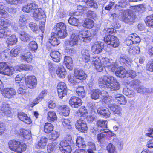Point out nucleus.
Returning a JSON list of instances; mask_svg holds the SVG:
<instances>
[{
	"label": "nucleus",
	"mask_w": 153,
	"mask_h": 153,
	"mask_svg": "<svg viewBox=\"0 0 153 153\" xmlns=\"http://www.w3.org/2000/svg\"><path fill=\"white\" fill-rule=\"evenodd\" d=\"M56 31L62 30L66 29V26L64 23L60 22L56 25Z\"/></svg>",
	"instance_id": "nucleus-62"
},
{
	"label": "nucleus",
	"mask_w": 153,
	"mask_h": 153,
	"mask_svg": "<svg viewBox=\"0 0 153 153\" xmlns=\"http://www.w3.org/2000/svg\"><path fill=\"white\" fill-rule=\"evenodd\" d=\"M108 105V108H110L114 114H117L120 116H122V109L120 106L114 104Z\"/></svg>",
	"instance_id": "nucleus-20"
},
{
	"label": "nucleus",
	"mask_w": 153,
	"mask_h": 153,
	"mask_svg": "<svg viewBox=\"0 0 153 153\" xmlns=\"http://www.w3.org/2000/svg\"><path fill=\"white\" fill-rule=\"evenodd\" d=\"M20 50V48L19 47H16L12 49L10 51V54L11 57L16 56L19 53Z\"/></svg>",
	"instance_id": "nucleus-54"
},
{
	"label": "nucleus",
	"mask_w": 153,
	"mask_h": 153,
	"mask_svg": "<svg viewBox=\"0 0 153 153\" xmlns=\"http://www.w3.org/2000/svg\"><path fill=\"white\" fill-rule=\"evenodd\" d=\"M20 134L25 139H30L31 137L30 131L29 130L22 129L20 130Z\"/></svg>",
	"instance_id": "nucleus-39"
},
{
	"label": "nucleus",
	"mask_w": 153,
	"mask_h": 153,
	"mask_svg": "<svg viewBox=\"0 0 153 153\" xmlns=\"http://www.w3.org/2000/svg\"><path fill=\"white\" fill-rule=\"evenodd\" d=\"M91 48L93 53L95 54H98L102 51L103 48V44L100 42H97L92 46Z\"/></svg>",
	"instance_id": "nucleus-18"
},
{
	"label": "nucleus",
	"mask_w": 153,
	"mask_h": 153,
	"mask_svg": "<svg viewBox=\"0 0 153 153\" xmlns=\"http://www.w3.org/2000/svg\"><path fill=\"white\" fill-rule=\"evenodd\" d=\"M47 119L48 121L51 122L56 120L57 117L56 113L53 111H49L47 113Z\"/></svg>",
	"instance_id": "nucleus-37"
},
{
	"label": "nucleus",
	"mask_w": 153,
	"mask_h": 153,
	"mask_svg": "<svg viewBox=\"0 0 153 153\" xmlns=\"http://www.w3.org/2000/svg\"><path fill=\"white\" fill-rule=\"evenodd\" d=\"M68 80L69 82L72 84H75L77 83H79L80 81H79V79H77L75 76H71L69 77H68Z\"/></svg>",
	"instance_id": "nucleus-64"
},
{
	"label": "nucleus",
	"mask_w": 153,
	"mask_h": 153,
	"mask_svg": "<svg viewBox=\"0 0 153 153\" xmlns=\"http://www.w3.org/2000/svg\"><path fill=\"white\" fill-rule=\"evenodd\" d=\"M53 129V126L51 123H47L44 126V131L47 133L51 132Z\"/></svg>",
	"instance_id": "nucleus-45"
},
{
	"label": "nucleus",
	"mask_w": 153,
	"mask_h": 153,
	"mask_svg": "<svg viewBox=\"0 0 153 153\" xmlns=\"http://www.w3.org/2000/svg\"><path fill=\"white\" fill-rule=\"evenodd\" d=\"M27 86L30 89L35 88L37 85V79L33 75H29L26 76L25 79Z\"/></svg>",
	"instance_id": "nucleus-10"
},
{
	"label": "nucleus",
	"mask_w": 153,
	"mask_h": 153,
	"mask_svg": "<svg viewBox=\"0 0 153 153\" xmlns=\"http://www.w3.org/2000/svg\"><path fill=\"white\" fill-rule=\"evenodd\" d=\"M22 10L26 12L32 13L30 16L36 20H40L46 17V15L42 9L38 8V6L33 3L28 4L22 8Z\"/></svg>",
	"instance_id": "nucleus-3"
},
{
	"label": "nucleus",
	"mask_w": 153,
	"mask_h": 153,
	"mask_svg": "<svg viewBox=\"0 0 153 153\" xmlns=\"http://www.w3.org/2000/svg\"><path fill=\"white\" fill-rule=\"evenodd\" d=\"M107 150L109 153H117L116 149L112 143L109 144L107 146Z\"/></svg>",
	"instance_id": "nucleus-55"
},
{
	"label": "nucleus",
	"mask_w": 153,
	"mask_h": 153,
	"mask_svg": "<svg viewBox=\"0 0 153 153\" xmlns=\"http://www.w3.org/2000/svg\"><path fill=\"white\" fill-rule=\"evenodd\" d=\"M87 111L86 108L84 106H82L80 107L79 110V112H78V115L79 116H87Z\"/></svg>",
	"instance_id": "nucleus-50"
},
{
	"label": "nucleus",
	"mask_w": 153,
	"mask_h": 153,
	"mask_svg": "<svg viewBox=\"0 0 153 153\" xmlns=\"http://www.w3.org/2000/svg\"><path fill=\"white\" fill-rule=\"evenodd\" d=\"M29 17L26 15H22L20 16L19 20V24L21 26H24L29 22Z\"/></svg>",
	"instance_id": "nucleus-33"
},
{
	"label": "nucleus",
	"mask_w": 153,
	"mask_h": 153,
	"mask_svg": "<svg viewBox=\"0 0 153 153\" xmlns=\"http://www.w3.org/2000/svg\"><path fill=\"white\" fill-rule=\"evenodd\" d=\"M98 84L100 87L111 90H118L120 88L119 82L112 76L104 75L101 76L98 79Z\"/></svg>",
	"instance_id": "nucleus-2"
},
{
	"label": "nucleus",
	"mask_w": 153,
	"mask_h": 153,
	"mask_svg": "<svg viewBox=\"0 0 153 153\" xmlns=\"http://www.w3.org/2000/svg\"><path fill=\"white\" fill-rule=\"evenodd\" d=\"M56 73L58 76L61 78H64L66 75V71L62 65L59 66L56 70Z\"/></svg>",
	"instance_id": "nucleus-24"
},
{
	"label": "nucleus",
	"mask_w": 153,
	"mask_h": 153,
	"mask_svg": "<svg viewBox=\"0 0 153 153\" xmlns=\"http://www.w3.org/2000/svg\"><path fill=\"white\" fill-rule=\"evenodd\" d=\"M100 91L98 89H93L90 92L91 97L92 99L96 100L99 98L100 96Z\"/></svg>",
	"instance_id": "nucleus-40"
},
{
	"label": "nucleus",
	"mask_w": 153,
	"mask_h": 153,
	"mask_svg": "<svg viewBox=\"0 0 153 153\" xmlns=\"http://www.w3.org/2000/svg\"><path fill=\"white\" fill-rule=\"evenodd\" d=\"M0 91L3 96L5 98H12L13 96L16 94L15 90L12 88H3Z\"/></svg>",
	"instance_id": "nucleus-13"
},
{
	"label": "nucleus",
	"mask_w": 153,
	"mask_h": 153,
	"mask_svg": "<svg viewBox=\"0 0 153 153\" xmlns=\"http://www.w3.org/2000/svg\"><path fill=\"white\" fill-rule=\"evenodd\" d=\"M15 71L13 67L9 65L6 63H0V73L2 74L8 76H12Z\"/></svg>",
	"instance_id": "nucleus-5"
},
{
	"label": "nucleus",
	"mask_w": 153,
	"mask_h": 153,
	"mask_svg": "<svg viewBox=\"0 0 153 153\" xmlns=\"http://www.w3.org/2000/svg\"><path fill=\"white\" fill-rule=\"evenodd\" d=\"M17 42V39L16 36L12 35L6 41L7 45L8 47L15 44Z\"/></svg>",
	"instance_id": "nucleus-35"
},
{
	"label": "nucleus",
	"mask_w": 153,
	"mask_h": 153,
	"mask_svg": "<svg viewBox=\"0 0 153 153\" xmlns=\"http://www.w3.org/2000/svg\"><path fill=\"white\" fill-rule=\"evenodd\" d=\"M48 141L47 138L44 137H42L36 145L37 148L38 149L44 148L46 145Z\"/></svg>",
	"instance_id": "nucleus-28"
},
{
	"label": "nucleus",
	"mask_w": 153,
	"mask_h": 153,
	"mask_svg": "<svg viewBox=\"0 0 153 153\" xmlns=\"http://www.w3.org/2000/svg\"><path fill=\"white\" fill-rule=\"evenodd\" d=\"M94 25V23L92 20L89 19H86L84 21L83 26L88 29H91L93 27Z\"/></svg>",
	"instance_id": "nucleus-41"
},
{
	"label": "nucleus",
	"mask_w": 153,
	"mask_h": 153,
	"mask_svg": "<svg viewBox=\"0 0 153 153\" xmlns=\"http://www.w3.org/2000/svg\"><path fill=\"white\" fill-rule=\"evenodd\" d=\"M58 148L57 143L55 142L49 143L47 146V150L49 153H51L54 152Z\"/></svg>",
	"instance_id": "nucleus-38"
},
{
	"label": "nucleus",
	"mask_w": 153,
	"mask_h": 153,
	"mask_svg": "<svg viewBox=\"0 0 153 153\" xmlns=\"http://www.w3.org/2000/svg\"><path fill=\"white\" fill-rule=\"evenodd\" d=\"M6 25L0 29V38H5L11 34V31L10 28V25L7 26Z\"/></svg>",
	"instance_id": "nucleus-19"
},
{
	"label": "nucleus",
	"mask_w": 153,
	"mask_h": 153,
	"mask_svg": "<svg viewBox=\"0 0 153 153\" xmlns=\"http://www.w3.org/2000/svg\"><path fill=\"white\" fill-rule=\"evenodd\" d=\"M20 39L22 41L27 42L29 41L30 38V36L25 32H22L20 34Z\"/></svg>",
	"instance_id": "nucleus-43"
},
{
	"label": "nucleus",
	"mask_w": 153,
	"mask_h": 153,
	"mask_svg": "<svg viewBox=\"0 0 153 153\" xmlns=\"http://www.w3.org/2000/svg\"><path fill=\"white\" fill-rule=\"evenodd\" d=\"M76 146L79 148H84L86 146L85 144L83 139L81 137H78L76 140Z\"/></svg>",
	"instance_id": "nucleus-46"
},
{
	"label": "nucleus",
	"mask_w": 153,
	"mask_h": 153,
	"mask_svg": "<svg viewBox=\"0 0 153 153\" xmlns=\"http://www.w3.org/2000/svg\"><path fill=\"white\" fill-rule=\"evenodd\" d=\"M114 100L115 102L120 104L125 105L127 103V100L125 97L120 94H118L114 98Z\"/></svg>",
	"instance_id": "nucleus-25"
},
{
	"label": "nucleus",
	"mask_w": 153,
	"mask_h": 153,
	"mask_svg": "<svg viewBox=\"0 0 153 153\" xmlns=\"http://www.w3.org/2000/svg\"><path fill=\"white\" fill-rule=\"evenodd\" d=\"M134 44L138 43L140 42L141 39L139 37L136 33L131 34Z\"/></svg>",
	"instance_id": "nucleus-63"
},
{
	"label": "nucleus",
	"mask_w": 153,
	"mask_h": 153,
	"mask_svg": "<svg viewBox=\"0 0 153 153\" xmlns=\"http://www.w3.org/2000/svg\"><path fill=\"white\" fill-rule=\"evenodd\" d=\"M16 68V70L19 71H20L21 70L30 71L33 69L32 66L29 64H21L17 66Z\"/></svg>",
	"instance_id": "nucleus-34"
},
{
	"label": "nucleus",
	"mask_w": 153,
	"mask_h": 153,
	"mask_svg": "<svg viewBox=\"0 0 153 153\" xmlns=\"http://www.w3.org/2000/svg\"><path fill=\"white\" fill-rule=\"evenodd\" d=\"M9 146L11 150L18 153L24 152L27 148V146L25 143L15 140H11L9 142Z\"/></svg>",
	"instance_id": "nucleus-4"
},
{
	"label": "nucleus",
	"mask_w": 153,
	"mask_h": 153,
	"mask_svg": "<svg viewBox=\"0 0 153 153\" xmlns=\"http://www.w3.org/2000/svg\"><path fill=\"white\" fill-rule=\"evenodd\" d=\"M88 145L89 147L88 150V153H94V151L96 150L95 145L92 142H89Z\"/></svg>",
	"instance_id": "nucleus-59"
},
{
	"label": "nucleus",
	"mask_w": 153,
	"mask_h": 153,
	"mask_svg": "<svg viewBox=\"0 0 153 153\" xmlns=\"http://www.w3.org/2000/svg\"><path fill=\"white\" fill-rule=\"evenodd\" d=\"M64 63L67 69L70 70L73 69V61L71 57L65 56L64 57Z\"/></svg>",
	"instance_id": "nucleus-27"
},
{
	"label": "nucleus",
	"mask_w": 153,
	"mask_h": 153,
	"mask_svg": "<svg viewBox=\"0 0 153 153\" xmlns=\"http://www.w3.org/2000/svg\"><path fill=\"white\" fill-rule=\"evenodd\" d=\"M56 35L60 38H64L67 36L66 29L57 31Z\"/></svg>",
	"instance_id": "nucleus-58"
},
{
	"label": "nucleus",
	"mask_w": 153,
	"mask_h": 153,
	"mask_svg": "<svg viewBox=\"0 0 153 153\" xmlns=\"http://www.w3.org/2000/svg\"><path fill=\"white\" fill-rule=\"evenodd\" d=\"M59 109L61 115L65 116H67L69 115L70 109L68 106L65 105H62L59 107Z\"/></svg>",
	"instance_id": "nucleus-31"
},
{
	"label": "nucleus",
	"mask_w": 153,
	"mask_h": 153,
	"mask_svg": "<svg viewBox=\"0 0 153 153\" xmlns=\"http://www.w3.org/2000/svg\"><path fill=\"white\" fill-rule=\"evenodd\" d=\"M21 60L24 62H26L28 63L31 62L32 59V56L30 52L27 54L22 55L21 56Z\"/></svg>",
	"instance_id": "nucleus-42"
},
{
	"label": "nucleus",
	"mask_w": 153,
	"mask_h": 153,
	"mask_svg": "<svg viewBox=\"0 0 153 153\" xmlns=\"http://www.w3.org/2000/svg\"><path fill=\"white\" fill-rule=\"evenodd\" d=\"M97 124L98 126L104 128H107V122L106 120H100L97 122Z\"/></svg>",
	"instance_id": "nucleus-60"
},
{
	"label": "nucleus",
	"mask_w": 153,
	"mask_h": 153,
	"mask_svg": "<svg viewBox=\"0 0 153 153\" xmlns=\"http://www.w3.org/2000/svg\"><path fill=\"white\" fill-rule=\"evenodd\" d=\"M104 41L108 45L113 48L118 47L119 44L118 38L115 36L110 35L106 36L104 37Z\"/></svg>",
	"instance_id": "nucleus-9"
},
{
	"label": "nucleus",
	"mask_w": 153,
	"mask_h": 153,
	"mask_svg": "<svg viewBox=\"0 0 153 153\" xmlns=\"http://www.w3.org/2000/svg\"><path fill=\"white\" fill-rule=\"evenodd\" d=\"M68 22L70 24L75 26H77L79 22L78 19L73 17H70Z\"/></svg>",
	"instance_id": "nucleus-53"
},
{
	"label": "nucleus",
	"mask_w": 153,
	"mask_h": 153,
	"mask_svg": "<svg viewBox=\"0 0 153 153\" xmlns=\"http://www.w3.org/2000/svg\"><path fill=\"white\" fill-rule=\"evenodd\" d=\"M104 41L108 45L113 48L118 47L119 44L118 38L115 36L110 35L106 36L104 37Z\"/></svg>",
	"instance_id": "nucleus-8"
},
{
	"label": "nucleus",
	"mask_w": 153,
	"mask_h": 153,
	"mask_svg": "<svg viewBox=\"0 0 153 153\" xmlns=\"http://www.w3.org/2000/svg\"><path fill=\"white\" fill-rule=\"evenodd\" d=\"M140 81L139 80L137 79H134L133 80L129 82V81H127L126 83L127 84L131 86H138V88H137V92L138 93L143 92H148L149 93L150 91L149 89L144 88L143 86L138 85Z\"/></svg>",
	"instance_id": "nucleus-11"
},
{
	"label": "nucleus",
	"mask_w": 153,
	"mask_h": 153,
	"mask_svg": "<svg viewBox=\"0 0 153 153\" xmlns=\"http://www.w3.org/2000/svg\"><path fill=\"white\" fill-rule=\"evenodd\" d=\"M79 40L80 39L77 33H73L70 35L68 40L69 44L71 47L76 46L78 44Z\"/></svg>",
	"instance_id": "nucleus-16"
},
{
	"label": "nucleus",
	"mask_w": 153,
	"mask_h": 153,
	"mask_svg": "<svg viewBox=\"0 0 153 153\" xmlns=\"http://www.w3.org/2000/svg\"><path fill=\"white\" fill-rule=\"evenodd\" d=\"M135 18V15L129 9L124 11L121 17L122 20L124 22L129 24L133 23Z\"/></svg>",
	"instance_id": "nucleus-6"
},
{
	"label": "nucleus",
	"mask_w": 153,
	"mask_h": 153,
	"mask_svg": "<svg viewBox=\"0 0 153 153\" xmlns=\"http://www.w3.org/2000/svg\"><path fill=\"white\" fill-rule=\"evenodd\" d=\"M74 75L77 79H79V81L80 80L85 79L86 78V75L82 70H78L77 69H75L74 70Z\"/></svg>",
	"instance_id": "nucleus-23"
},
{
	"label": "nucleus",
	"mask_w": 153,
	"mask_h": 153,
	"mask_svg": "<svg viewBox=\"0 0 153 153\" xmlns=\"http://www.w3.org/2000/svg\"><path fill=\"white\" fill-rule=\"evenodd\" d=\"M128 52L133 55L139 53L140 52L139 48L137 46H131L128 50Z\"/></svg>",
	"instance_id": "nucleus-51"
},
{
	"label": "nucleus",
	"mask_w": 153,
	"mask_h": 153,
	"mask_svg": "<svg viewBox=\"0 0 153 153\" xmlns=\"http://www.w3.org/2000/svg\"><path fill=\"white\" fill-rule=\"evenodd\" d=\"M97 112L100 115L105 118L109 117L111 114L107 108L102 107L98 108L97 110Z\"/></svg>",
	"instance_id": "nucleus-22"
},
{
	"label": "nucleus",
	"mask_w": 153,
	"mask_h": 153,
	"mask_svg": "<svg viewBox=\"0 0 153 153\" xmlns=\"http://www.w3.org/2000/svg\"><path fill=\"white\" fill-rule=\"evenodd\" d=\"M28 49L32 52H35L37 50L38 47L37 43L34 41L30 42L28 45Z\"/></svg>",
	"instance_id": "nucleus-44"
},
{
	"label": "nucleus",
	"mask_w": 153,
	"mask_h": 153,
	"mask_svg": "<svg viewBox=\"0 0 153 153\" xmlns=\"http://www.w3.org/2000/svg\"><path fill=\"white\" fill-rule=\"evenodd\" d=\"M68 137V142L66 140H63L60 143L59 149L62 152L70 153L72 150L71 147L70 145V143L71 142L72 137L69 136Z\"/></svg>",
	"instance_id": "nucleus-7"
},
{
	"label": "nucleus",
	"mask_w": 153,
	"mask_h": 153,
	"mask_svg": "<svg viewBox=\"0 0 153 153\" xmlns=\"http://www.w3.org/2000/svg\"><path fill=\"white\" fill-rule=\"evenodd\" d=\"M10 25V22L8 20L4 19H0V28L3 27L6 25L7 26H9Z\"/></svg>",
	"instance_id": "nucleus-61"
},
{
	"label": "nucleus",
	"mask_w": 153,
	"mask_h": 153,
	"mask_svg": "<svg viewBox=\"0 0 153 153\" xmlns=\"http://www.w3.org/2000/svg\"><path fill=\"white\" fill-rule=\"evenodd\" d=\"M90 52L87 49H83L82 51V59L85 63H88L90 60Z\"/></svg>",
	"instance_id": "nucleus-26"
},
{
	"label": "nucleus",
	"mask_w": 153,
	"mask_h": 153,
	"mask_svg": "<svg viewBox=\"0 0 153 153\" xmlns=\"http://www.w3.org/2000/svg\"><path fill=\"white\" fill-rule=\"evenodd\" d=\"M91 64L98 72L101 71L104 67L106 70L114 72L118 67L117 63L111 59L103 58L101 61L97 57H92L91 59Z\"/></svg>",
	"instance_id": "nucleus-1"
},
{
	"label": "nucleus",
	"mask_w": 153,
	"mask_h": 153,
	"mask_svg": "<svg viewBox=\"0 0 153 153\" xmlns=\"http://www.w3.org/2000/svg\"><path fill=\"white\" fill-rule=\"evenodd\" d=\"M0 109L4 113V116L6 117H12V114L11 111V108L10 107V105L7 102H3Z\"/></svg>",
	"instance_id": "nucleus-15"
},
{
	"label": "nucleus",
	"mask_w": 153,
	"mask_h": 153,
	"mask_svg": "<svg viewBox=\"0 0 153 153\" xmlns=\"http://www.w3.org/2000/svg\"><path fill=\"white\" fill-rule=\"evenodd\" d=\"M76 93L80 98H83L85 95V92L83 87L79 86L77 88Z\"/></svg>",
	"instance_id": "nucleus-49"
},
{
	"label": "nucleus",
	"mask_w": 153,
	"mask_h": 153,
	"mask_svg": "<svg viewBox=\"0 0 153 153\" xmlns=\"http://www.w3.org/2000/svg\"><path fill=\"white\" fill-rule=\"evenodd\" d=\"M146 25L149 27H153V14L148 16L145 20Z\"/></svg>",
	"instance_id": "nucleus-47"
},
{
	"label": "nucleus",
	"mask_w": 153,
	"mask_h": 153,
	"mask_svg": "<svg viewBox=\"0 0 153 153\" xmlns=\"http://www.w3.org/2000/svg\"><path fill=\"white\" fill-rule=\"evenodd\" d=\"M127 71L122 67H120L117 69V70L115 71L116 75L122 78L126 76Z\"/></svg>",
	"instance_id": "nucleus-32"
},
{
	"label": "nucleus",
	"mask_w": 153,
	"mask_h": 153,
	"mask_svg": "<svg viewBox=\"0 0 153 153\" xmlns=\"http://www.w3.org/2000/svg\"><path fill=\"white\" fill-rule=\"evenodd\" d=\"M82 102L79 98L76 97H71L69 101V104L74 108H77L81 105Z\"/></svg>",
	"instance_id": "nucleus-17"
},
{
	"label": "nucleus",
	"mask_w": 153,
	"mask_h": 153,
	"mask_svg": "<svg viewBox=\"0 0 153 153\" xmlns=\"http://www.w3.org/2000/svg\"><path fill=\"white\" fill-rule=\"evenodd\" d=\"M62 123L63 125L68 128H72L71 123L70 120L68 119H64L62 120Z\"/></svg>",
	"instance_id": "nucleus-52"
},
{
	"label": "nucleus",
	"mask_w": 153,
	"mask_h": 153,
	"mask_svg": "<svg viewBox=\"0 0 153 153\" xmlns=\"http://www.w3.org/2000/svg\"><path fill=\"white\" fill-rule=\"evenodd\" d=\"M18 117L20 120L27 124H30L32 122L30 117L23 112H20L18 113Z\"/></svg>",
	"instance_id": "nucleus-21"
},
{
	"label": "nucleus",
	"mask_w": 153,
	"mask_h": 153,
	"mask_svg": "<svg viewBox=\"0 0 153 153\" xmlns=\"http://www.w3.org/2000/svg\"><path fill=\"white\" fill-rule=\"evenodd\" d=\"M57 89L58 91H67V87L65 83L63 82L59 83L57 86Z\"/></svg>",
	"instance_id": "nucleus-56"
},
{
	"label": "nucleus",
	"mask_w": 153,
	"mask_h": 153,
	"mask_svg": "<svg viewBox=\"0 0 153 153\" xmlns=\"http://www.w3.org/2000/svg\"><path fill=\"white\" fill-rule=\"evenodd\" d=\"M84 1L89 7L95 8H97V4L94 0H84Z\"/></svg>",
	"instance_id": "nucleus-48"
},
{
	"label": "nucleus",
	"mask_w": 153,
	"mask_h": 153,
	"mask_svg": "<svg viewBox=\"0 0 153 153\" xmlns=\"http://www.w3.org/2000/svg\"><path fill=\"white\" fill-rule=\"evenodd\" d=\"M111 98V97L109 96L105 97L104 98H102V102H104L106 104V106H107L108 107V105L114 104L111 103L112 100Z\"/></svg>",
	"instance_id": "nucleus-57"
},
{
	"label": "nucleus",
	"mask_w": 153,
	"mask_h": 153,
	"mask_svg": "<svg viewBox=\"0 0 153 153\" xmlns=\"http://www.w3.org/2000/svg\"><path fill=\"white\" fill-rule=\"evenodd\" d=\"M77 34L81 41L89 42L91 40L90 33L86 30L81 31Z\"/></svg>",
	"instance_id": "nucleus-12"
},
{
	"label": "nucleus",
	"mask_w": 153,
	"mask_h": 153,
	"mask_svg": "<svg viewBox=\"0 0 153 153\" xmlns=\"http://www.w3.org/2000/svg\"><path fill=\"white\" fill-rule=\"evenodd\" d=\"M75 126L76 128L81 132H85L88 129L86 123L84 120L81 119L77 120Z\"/></svg>",
	"instance_id": "nucleus-14"
},
{
	"label": "nucleus",
	"mask_w": 153,
	"mask_h": 153,
	"mask_svg": "<svg viewBox=\"0 0 153 153\" xmlns=\"http://www.w3.org/2000/svg\"><path fill=\"white\" fill-rule=\"evenodd\" d=\"M50 55L54 61L56 62L60 61L61 59V55L58 51L55 50H52L50 53Z\"/></svg>",
	"instance_id": "nucleus-29"
},
{
	"label": "nucleus",
	"mask_w": 153,
	"mask_h": 153,
	"mask_svg": "<svg viewBox=\"0 0 153 153\" xmlns=\"http://www.w3.org/2000/svg\"><path fill=\"white\" fill-rule=\"evenodd\" d=\"M51 37L49 39V42L53 46L58 45L60 43V41L56 38L55 33H51Z\"/></svg>",
	"instance_id": "nucleus-30"
},
{
	"label": "nucleus",
	"mask_w": 153,
	"mask_h": 153,
	"mask_svg": "<svg viewBox=\"0 0 153 153\" xmlns=\"http://www.w3.org/2000/svg\"><path fill=\"white\" fill-rule=\"evenodd\" d=\"M112 143L115 145L119 150H121L123 149V142L118 138L117 137L114 138L112 140Z\"/></svg>",
	"instance_id": "nucleus-36"
}]
</instances>
